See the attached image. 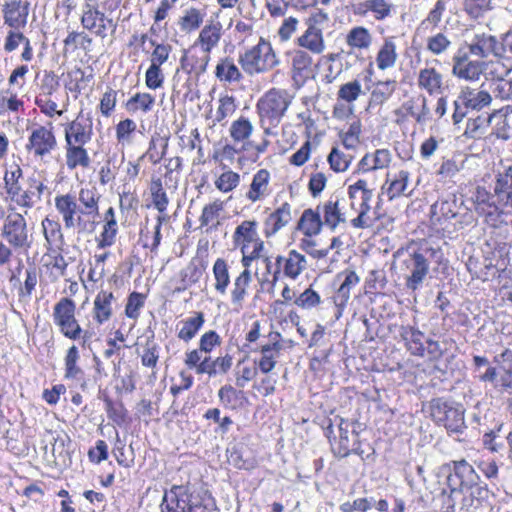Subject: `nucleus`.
<instances>
[{
  "label": "nucleus",
  "instance_id": "obj_46",
  "mask_svg": "<svg viewBox=\"0 0 512 512\" xmlns=\"http://www.w3.org/2000/svg\"><path fill=\"white\" fill-rule=\"evenodd\" d=\"M346 43L351 48L368 49L372 43V36L367 28L357 26L348 32Z\"/></svg>",
  "mask_w": 512,
  "mask_h": 512
},
{
  "label": "nucleus",
  "instance_id": "obj_23",
  "mask_svg": "<svg viewBox=\"0 0 512 512\" xmlns=\"http://www.w3.org/2000/svg\"><path fill=\"white\" fill-rule=\"evenodd\" d=\"M402 108L417 124L425 125L432 119L428 98L423 94L410 98L403 103Z\"/></svg>",
  "mask_w": 512,
  "mask_h": 512
},
{
  "label": "nucleus",
  "instance_id": "obj_19",
  "mask_svg": "<svg viewBox=\"0 0 512 512\" xmlns=\"http://www.w3.org/2000/svg\"><path fill=\"white\" fill-rule=\"evenodd\" d=\"M417 86L430 96L439 95L445 90L444 77L436 68L425 67L418 72Z\"/></svg>",
  "mask_w": 512,
  "mask_h": 512
},
{
  "label": "nucleus",
  "instance_id": "obj_10",
  "mask_svg": "<svg viewBox=\"0 0 512 512\" xmlns=\"http://www.w3.org/2000/svg\"><path fill=\"white\" fill-rule=\"evenodd\" d=\"M360 423L340 418L338 424L339 438L331 442L332 450L338 457L344 458L352 453L361 455L358 440Z\"/></svg>",
  "mask_w": 512,
  "mask_h": 512
},
{
  "label": "nucleus",
  "instance_id": "obj_51",
  "mask_svg": "<svg viewBox=\"0 0 512 512\" xmlns=\"http://www.w3.org/2000/svg\"><path fill=\"white\" fill-rule=\"evenodd\" d=\"M44 237L49 245H61L63 243V234L61 225L58 221L46 217L42 221Z\"/></svg>",
  "mask_w": 512,
  "mask_h": 512
},
{
  "label": "nucleus",
  "instance_id": "obj_29",
  "mask_svg": "<svg viewBox=\"0 0 512 512\" xmlns=\"http://www.w3.org/2000/svg\"><path fill=\"white\" fill-rule=\"evenodd\" d=\"M389 176L390 175L387 174L386 182L382 187V190L386 192L389 200L411 195L412 191L407 192L410 179V173L408 171L400 170L391 180H389Z\"/></svg>",
  "mask_w": 512,
  "mask_h": 512
},
{
  "label": "nucleus",
  "instance_id": "obj_45",
  "mask_svg": "<svg viewBox=\"0 0 512 512\" xmlns=\"http://www.w3.org/2000/svg\"><path fill=\"white\" fill-rule=\"evenodd\" d=\"M213 275L215 279L214 288L221 294L225 295L230 284V275L228 265L222 258H218L213 265Z\"/></svg>",
  "mask_w": 512,
  "mask_h": 512
},
{
  "label": "nucleus",
  "instance_id": "obj_28",
  "mask_svg": "<svg viewBox=\"0 0 512 512\" xmlns=\"http://www.w3.org/2000/svg\"><path fill=\"white\" fill-rule=\"evenodd\" d=\"M469 52L479 58H485L489 54L499 57L498 40L493 35L476 34L469 44Z\"/></svg>",
  "mask_w": 512,
  "mask_h": 512
},
{
  "label": "nucleus",
  "instance_id": "obj_34",
  "mask_svg": "<svg viewBox=\"0 0 512 512\" xmlns=\"http://www.w3.org/2000/svg\"><path fill=\"white\" fill-rule=\"evenodd\" d=\"M206 12L204 9L188 7L183 10L178 19V26L182 32L191 33L200 28L204 22Z\"/></svg>",
  "mask_w": 512,
  "mask_h": 512
},
{
  "label": "nucleus",
  "instance_id": "obj_38",
  "mask_svg": "<svg viewBox=\"0 0 512 512\" xmlns=\"http://www.w3.org/2000/svg\"><path fill=\"white\" fill-rule=\"evenodd\" d=\"M398 58L396 44L393 37L384 40L376 56V65L380 70H387L395 66Z\"/></svg>",
  "mask_w": 512,
  "mask_h": 512
},
{
  "label": "nucleus",
  "instance_id": "obj_14",
  "mask_svg": "<svg viewBox=\"0 0 512 512\" xmlns=\"http://www.w3.org/2000/svg\"><path fill=\"white\" fill-rule=\"evenodd\" d=\"M221 28L219 22L210 21L200 30L198 38L194 42V46H200L204 56L201 59V63L196 67L197 73L206 71L210 61V53L220 42L222 36Z\"/></svg>",
  "mask_w": 512,
  "mask_h": 512
},
{
  "label": "nucleus",
  "instance_id": "obj_57",
  "mask_svg": "<svg viewBox=\"0 0 512 512\" xmlns=\"http://www.w3.org/2000/svg\"><path fill=\"white\" fill-rule=\"evenodd\" d=\"M353 157L345 154L338 148L334 147L328 155V162L330 167L335 172H344L348 169Z\"/></svg>",
  "mask_w": 512,
  "mask_h": 512
},
{
  "label": "nucleus",
  "instance_id": "obj_2",
  "mask_svg": "<svg viewBox=\"0 0 512 512\" xmlns=\"http://www.w3.org/2000/svg\"><path fill=\"white\" fill-rule=\"evenodd\" d=\"M214 503L206 493L190 486H173L166 491L162 512H212Z\"/></svg>",
  "mask_w": 512,
  "mask_h": 512
},
{
  "label": "nucleus",
  "instance_id": "obj_6",
  "mask_svg": "<svg viewBox=\"0 0 512 512\" xmlns=\"http://www.w3.org/2000/svg\"><path fill=\"white\" fill-rule=\"evenodd\" d=\"M430 414L435 423L448 432L461 433L465 428L464 408L461 404L443 398L432 399Z\"/></svg>",
  "mask_w": 512,
  "mask_h": 512
},
{
  "label": "nucleus",
  "instance_id": "obj_26",
  "mask_svg": "<svg viewBox=\"0 0 512 512\" xmlns=\"http://www.w3.org/2000/svg\"><path fill=\"white\" fill-rule=\"evenodd\" d=\"M392 160L388 149H377L374 153L365 154L357 165L358 173H367L374 170L387 168Z\"/></svg>",
  "mask_w": 512,
  "mask_h": 512
},
{
  "label": "nucleus",
  "instance_id": "obj_40",
  "mask_svg": "<svg viewBox=\"0 0 512 512\" xmlns=\"http://www.w3.org/2000/svg\"><path fill=\"white\" fill-rule=\"evenodd\" d=\"M253 130L254 126L252 122L245 117H240L232 122L229 128V133L234 142L243 143L245 146L246 144L251 145L249 138L252 135Z\"/></svg>",
  "mask_w": 512,
  "mask_h": 512
},
{
  "label": "nucleus",
  "instance_id": "obj_24",
  "mask_svg": "<svg viewBox=\"0 0 512 512\" xmlns=\"http://www.w3.org/2000/svg\"><path fill=\"white\" fill-rule=\"evenodd\" d=\"M453 471L454 473L449 475L447 479L449 486L451 487V494L457 491V487L452 486L454 477L460 481L459 487H472L477 484L479 476L472 465H470L466 460L462 459L460 461H454Z\"/></svg>",
  "mask_w": 512,
  "mask_h": 512
},
{
  "label": "nucleus",
  "instance_id": "obj_36",
  "mask_svg": "<svg viewBox=\"0 0 512 512\" xmlns=\"http://www.w3.org/2000/svg\"><path fill=\"white\" fill-rule=\"evenodd\" d=\"M312 57L304 50L291 52L292 77L295 81L308 77L311 71Z\"/></svg>",
  "mask_w": 512,
  "mask_h": 512
},
{
  "label": "nucleus",
  "instance_id": "obj_15",
  "mask_svg": "<svg viewBox=\"0 0 512 512\" xmlns=\"http://www.w3.org/2000/svg\"><path fill=\"white\" fill-rule=\"evenodd\" d=\"M56 146L57 141L52 130L45 126H38L31 132L26 149L35 157L43 158L49 155Z\"/></svg>",
  "mask_w": 512,
  "mask_h": 512
},
{
  "label": "nucleus",
  "instance_id": "obj_7",
  "mask_svg": "<svg viewBox=\"0 0 512 512\" xmlns=\"http://www.w3.org/2000/svg\"><path fill=\"white\" fill-rule=\"evenodd\" d=\"M25 214H27V210L24 213H9L4 219L1 228V236L15 250L26 251L30 249L33 242L32 233H30L24 217Z\"/></svg>",
  "mask_w": 512,
  "mask_h": 512
},
{
  "label": "nucleus",
  "instance_id": "obj_59",
  "mask_svg": "<svg viewBox=\"0 0 512 512\" xmlns=\"http://www.w3.org/2000/svg\"><path fill=\"white\" fill-rule=\"evenodd\" d=\"M320 303V295L316 291H314L311 286L305 289L294 300V304L304 310H311L317 307Z\"/></svg>",
  "mask_w": 512,
  "mask_h": 512
},
{
  "label": "nucleus",
  "instance_id": "obj_1",
  "mask_svg": "<svg viewBox=\"0 0 512 512\" xmlns=\"http://www.w3.org/2000/svg\"><path fill=\"white\" fill-rule=\"evenodd\" d=\"M100 195L95 188H81L78 197L71 193L57 195L55 208L66 229H77L78 233H92L99 216Z\"/></svg>",
  "mask_w": 512,
  "mask_h": 512
},
{
  "label": "nucleus",
  "instance_id": "obj_64",
  "mask_svg": "<svg viewBox=\"0 0 512 512\" xmlns=\"http://www.w3.org/2000/svg\"><path fill=\"white\" fill-rule=\"evenodd\" d=\"M36 192L28 187L26 190L22 188L15 194L10 196V200L21 208L30 209L37 202L35 198Z\"/></svg>",
  "mask_w": 512,
  "mask_h": 512
},
{
  "label": "nucleus",
  "instance_id": "obj_39",
  "mask_svg": "<svg viewBox=\"0 0 512 512\" xmlns=\"http://www.w3.org/2000/svg\"><path fill=\"white\" fill-rule=\"evenodd\" d=\"M322 224L319 211L306 209L298 222V229L305 236L312 237L320 233Z\"/></svg>",
  "mask_w": 512,
  "mask_h": 512
},
{
  "label": "nucleus",
  "instance_id": "obj_18",
  "mask_svg": "<svg viewBox=\"0 0 512 512\" xmlns=\"http://www.w3.org/2000/svg\"><path fill=\"white\" fill-rule=\"evenodd\" d=\"M472 200L475 205V209L482 214L492 215L496 212L507 211L500 197L497 196L496 192V180L494 181L493 192L491 193L485 187L477 186L473 195Z\"/></svg>",
  "mask_w": 512,
  "mask_h": 512
},
{
  "label": "nucleus",
  "instance_id": "obj_42",
  "mask_svg": "<svg viewBox=\"0 0 512 512\" xmlns=\"http://www.w3.org/2000/svg\"><path fill=\"white\" fill-rule=\"evenodd\" d=\"M397 81L388 79L385 81H377L370 96V104L382 105L385 103L396 91Z\"/></svg>",
  "mask_w": 512,
  "mask_h": 512
},
{
  "label": "nucleus",
  "instance_id": "obj_12",
  "mask_svg": "<svg viewBox=\"0 0 512 512\" xmlns=\"http://www.w3.org/2000/svg\"><path fill=\"white\" fill-rule=\"evenodd\" d=\"M402 266L407 272L405 276L406 288L411 291L418 290L429 273L430 262L421 250H417L407 255L402 261Z\"/></svg>",
  "mask_w": 512,
  "mask_h": 512
},
{
  "label": "nucleus",
  "instance_id": "obj_58",
  "mask_svg": "<svg viewBox=\"0 0 512 512\" xmlns=\"http://www.w3.org/2000/svg\"><path fill=\"white\" fill-rule=\"evenodd\" d=\"M150 44L154 47L150 65L161 67L169 59L172 51V46L167 43H157L155 40L150 39Z\"/></svg>",
  "mask_w": 512,
  "mask_h": 512
},
{
  "label": "nucleus",
  "instance_id": "obj_44",
  "mask_svg": "<svg viewBox=\"0 0 512 512\" xmlns=\"http://www.w3.org/2000/svg\"><path fill=\"white\" fill-rule=\"evenodd\" d=\"M80 358L79 350L76 345H72L66 352L64 357L65 374L68 380H81L83 378V370L77 365Z\"/></svg>",
  "mask_w": 512,
  "mask_h": 512
},
{
  "label": "nucleus",
  "instance_id": "obj_4",
  "mask_svg": "<svg viewBox=\"0 0 512 512\" xmlns=\"http://www.w3.org/2000/svg\"><path fill=\"white\" fill-rule=\"evenodd\" d=\"M233 243L240 249L243 267H251L266 252L265 243L258 234L256 220H245L239 224L233 233Z\"/></svg>",
  "mask_w": 512,
  "mask_h": 512
},
{
  "label": "nucleus",
  "instance_id": "obj_56",
  "mask_svg": "<svg viewBox=\"0 0 512 512\" xmlns=\"http://www.w3.org/2000/svg\"><path fill=\"white\" fill-rule=\"evenodd\" d=\"M343 276L344 279L338 288L337 294L338 297L342 299L343 302H347L350 298V291L352 288H354L359 282L360 278L356 274L355 271L352 270H346L344 271L339 277Z\"/></svg>",
  "mask_w": 512,
  "mask_h": 512
},
{
  "label": "nucleus",
  "instance_id": "obj_22",
  "mask_svg": "<svg viewBox=\"0 0 512 512\" xmlns=\"http://www.w3.org/2000/svg\"><path fill=\"white\" fill-rule=\"evenodd\" d=\"M116 298L111 291L101 290L97 293L93 302V319L102 325L109 321L113 315V307Z\"/></svg>",
  "mask_w": 512,
  "mask_h": 512
},
{
  "label": "nucleus",
  "instance_id": "obj_47",
  "mask_svg": "<svg viewBox=\"0 0 512 512\" xmlns=\"http://www.w3.org/2000/svg\"><path fill=\"white\" fill-rule=\"evenodd\" d=\"M408 350L415 356H424L425 346L423 344L424 334L415 328H408L402 334Z\"/></svg>",
  "mask_w": 512,
  "mask_h": 512
},
{
  "label": "nucleus",
  "instance_id": "obj_50",
  "mask_svg": "<svg viewBox=\"0 0 512 512\" xmlns=\"http://www.w3.org/2000/svg\"><path fill=\"white\" fill-rule=\"evenodd\" d=\"M338 200H329L322 206L324 223L331 229H335L340 222L345 221L344 215L340 212L338 207Z\"/></svg>",
  "mask_w": 512,
  "mask_h": 512
},
{
  "label": "nucleus",
  "instance_id": "obj_16",
  "mask_svg": "<svg viewBox=\"0 0 512 512\" xmlns=\"http://www.w3.org/2000/svg\"><path fill=\"white\" fill-rule=\"evenodd\" d=\"M276 270L273 273V281L278 280L280 272L286 277L295 280L307 267L305 256L296 250H290L285 256L276 257Z\"/></svg>",
  "mask_w": 512,
  "mask_h": 512
},
{
  "label": "nucleus",
  "instance_id": "obj_52",
  "mask_svg": "<svg viewBox=\"0 0 512 512\" xmlns=\"http://www.w3.org/2000/svg\"><path fill=\"white\" fill-rule=\"evenodd\" d=\"M155 103V98L149 93H136L127 101V109L136 112L141 110L147 113L152 110Z\"/></svg>",
  "mask_w": 512,
  "mask_h": 512
},
{
  "label": "nucleus",
  "instance_id": "obj_41",
  "mask_svg": "<svg viewBox=\"0 0 512 512\" xmlns=\"http://www.w3.org/2000/svg\"><path fill=\"white\" fill-rule=\"evenodd\" d=\"M85 144H66V164L69 169H75L78 166L88 167L90 158L87 150L84 148Z\"/></svg>",
  "mask_w": 512,
  "mask_h": 512
},
{
  "label": "nucleus",
  "instance_id": "obj_35",
  "mask_svg": "<svg viewBox=\"0 0 512 512\" xmlns=\"http://www.w3.org/2000/svg\"><path fill=\"white\" fill-rule=\"evenodd\" d=\"M250 267H244V270L235 278L231 290V302L236 309L242 307L247 296L248 287L252 281Z\"/></svg>",
  "mask_w": 512,
  "mask_h": 512
},
{
  "label": "nucleus",
  "instance_id": "obj_5",
  "mask_svg": "<svg viewBox=\"0 0 512 512\" xmlns=\"http://www.w3.org/2000/svg\"><path fill=\"white\" fill-rule=\"evenodd\" d=\"M238 62L249 76L266 73L279 65L272 45L262 37L256 45L239 55Z\"/></svg>",
  "mask_w": 512,
  "mask_h": 512
},
{
  "label": "nucleus",
  "instance_id": "obj_53",
  "mask_svg": "<svg viewBox=\"0 0 512 512\" xmlns=\"http://www.w3.org/2000/svg\"><path fill=\"white\" fill-rule=\"evenodd\" d=\"M365 11L373 13L376 20H384L392 12L393 5L386 0H366L363 4Z\"/></svg>",
  "mask_w": 512,
  "mask_h": 512
},
{
  "label": "nucleus",
  "instance_id": "obj_27",
  "mask_svg": "<svg viewBox=\"0 0 512 512\" xmlns=\"http://www.w3.org/2000/svg\"><path fill=\"white\" fill-rule=\"evenodd\" d=\"M496 176V192L500 197L502 206L507 211L512 210V164L499 170Z\"/></svg>",
  "mask_w": 512,
  "mask_h": 512
},
{
  "label": "nucleus",
  "instance_id": "obj_54",
  "mask_svg": "<svg viewBox=\"0 0 512 512\" xmlns=\"http://www.w3.org/2000/svg\"><path fill=\"white\" fill-rule=\"evenodd\" d=\"M492 93L496 99L510 101L506 106L507 112L512 113V80L500 79L492 83Z\"/></svg>",
  "mask_w": 512,
  "mask_h": 512
},
{
  "label": "nucleus",
  "instance_id": "obj_20",
  "mask_svg": "<svg viewBox=\"0 0 512 512\" xmlns=\"http://www.w3.org/2000/svg\"><path fill=\"white\" fill-rule=\"evenodd\" d=\"M28 14L29 3L20 0L7 2L3 8L4 23L15 30L26 26Z\"/></svg>",
  "mask_w": 512,
  "mask_h": 512
},
{
  "label": "nucleus",
  "instance_id": "obj_25",
  "mask_svg": "<svg viewBox=\"0 0 512 512\" xmlns=\"http://www.w3.org/2000/svg\"><path fill=\"white\" fill-rule=\"evenodd\" d=\"M291 219V205L285 202L265 219L263 229L265 237L269 238L275 235L285 227Z\"/></svg>",
  "mask_w": 512,
  "mask_h": 512
},
{
  "label": "nucleus",
  "instance_id": "obj_62",
  "mask_svg": "<svg viewBox=\"0 0 512 512\" xmlns=\"http://www.w3.org/2000/svg\"><path fill=\"white\" fill-rule=\"evenodd\" d=\"M236 105L232 96L225 95L219 99V106L215 112L214 122L220 123L235 112Z\"/></svg>",
  "mask_w": 512,
  "mask_h": 512
},
{
  "label": "nucleus",
  "instance_id": "obj_21",
  "mask_svg": "<svg viewBox=\"0 0 512 512\" xmlns=\"http://www.w3.org/2000/svg\"><path fill=\"white\" fill-rule=\"evenodd\" d=\"M484 62L472 61L466 54L456 55L453 58L452 72L458 78L465 80H477L483 73Z\"/></svg>",
  "mask_w": 512,
  "mask_h": 512
},
{
  "label": "nucleus",
  "instance_id": "obj_31",
  "mask_svg": "<svg viewBox=\"0 0 512 512\" xmlns=\"http://www.w3.org/2000/svg\"><path fill=\"white\" fill-rule=\"evenodd\" d=\"M270 173L266 169H260L253 176L246 198L251 202H257L269 195Z\"/></svg>",
  "mask_w": 512,
  "mask_h": 512
},
{
  "label": "nucleus",
  "instance_id": "obj_9",
  "mask_svg": "<svg viewBox=\"0 0 512 512\" xmlns=\"http://www.w3.org/2000/svg\"><path fill=\"white\" fill-rule=\"evenodd\" d=\"M76 305L70 298L64 297L53 309V321L60 332L67 338L76 340L81 337L82 328L75 318Z\"/></svg>",
  "mask_w": 512,
  "mask_h": 512
},
{
  "label": "nucleus",
  "instance_id": "obj_55",
  "mask_svg": "<svg viewBox=\"0 0 512 512\" xmlns=\"http://www.w3.org/2000/svg\"><path fill=\"white\" fill-rule=\"evenodd\" d=\"M150 192L153 205L160 213H163L167 209L169 200L160 179L151 182Z\"/></svg>",
  "mask_w": 512,
  "mask_h": 512
},
{
  "label": "nucleus",
  "instance_id": "obj_11",
  "mask_svg": "<svg viewBox=\"0 0 512 512\" xmlns=\"http://www.w3.org/2000/svg\"><path fill=\"white\" fill-rule=\"evenodd\" d=\"M80 21L84 29L95 33L102 39L107 37L108 30L114 33L117 27V23L101 12L93 0H85Z\"/></svg>",
  "mask_w": 512,
  "mask_h": 512
},
{
  "label": "nucleus",
  "instance_id": "obj_3",
  "mask_svg": "<svg viewBox=\"0 0 512 512\" xmlns=\"http://www.w3.org/2000/svg\"><path fill=\"white\" fill-rule=\"evenodd\" d=\"M291 102L292 96L287 90L276 88L270 89L259 99L257 113L266 135L271 134V128L279 125Z\"/></svg>",
  "mask_w": 512,
  "mask_h": 512
},
{
  "label": "nucleus",
  "instance_id": "obj_61",
  "mask_svg": "<svg viewBox=\"0 0 512 512\" xmlns=\"http://www.w3.org/2000/svg\"><path fill=\"white\" fill-rule=\"evenodd\" d=\"M362 93V86L358 80L343 84L338 90V98L348 103H352L358 99Z\"/></svg>",
  "mask_w": 512,
  "mask_h": 512
},
{
  "label": "nucleus",
  "instance_id": "obj_17",
  "mask_svg": "<svg viewBox=\"0 0 512 512\" xmlns=\"http://www.w3.org/2000/svg\"><path fill=\"white\" fill-rule=\"evenodd\" d=\"M93 134V122L89 116L80 113L75 120L65 128V141L67 145L87 144Z\"/></svg>",
  "mask_w": 512,
  "mask_h": 512
},
{
  "label": "nucleus",
  "instance_id": "obj_63",
  "mask_svg": "<svg viewBox=\"0 0 512 512\" xmlns=\"http://www.w3.org/2000/svg\"><path fill=\"white\" fill-rule=\"evenodd\" d=\"M361 133L360 121H354L349 125L348 130L342 134V144L346 149H355L359 144Z\"/></svg>",
  "mask_w": 512,
  "mask_h": 512
},
{
  "label": "nucleus",
  "instance_id": "obj_33",
  "mask_svg": "<svg viewBox=\"0 0 512 512\" xmlns=\"http://www.w3.org/2000/svg\"><path fill=\"white\" fill-rule=\"evenodd\" d=\"M457 215V204L455 199H441L436 201L430 209L431 221L433 224H443L445 221Z\"/></svg>",
  "mask_w": 512,
  "mask_h": 512
},
{
  "label": "nucleus",
  "instance_id": "obj_49",
  "mask_svg": "<svg viewBox=\"0 0 512 512\" xmlns=\"http://www.w3.org/2000/svg\"><path fill=\"white\" fill-rule=\"evenodd\" d=\"M22 176L23 171L17 164L11 165L9 169H6L4 175V188L8 197L12 196L22 188L19 182Z\"/></svg>",
  "mask_w": 512,
  "mask_h": 512
},
{
  "label": "nucleus",
  "instance_id": "obj_37",
  "mask_svg": "<svg viewBox=\"0 0 512 512\" xmlns=\"http://www.w3.org/2000/svg\"><path fill=\"white\" fill-rule=\"evenodd\" d=\"M205 318L203 312H194L192 316L180 322L181 327L178 330L177 336L180 340L189 342L192 340L198 331L204 325Z\"/></svg>",
  "mask_w": 512,
  "mask_h": 512
},
{
  "label": "nucleus",
  "instance_id": "obj_30",
  "mask_svg": "<svg viewBox=\"0 0 512 512\" xmlns=\"http://www.w3.org/2000/svg\"><path fill=\"white\" fill-rule=\"evenodd\" d=\"M483 86L484 85H482L480 89H473L470 87L462 88L460 91V99L463 102V105L474 110H481L490 105L492 95L489 91L483 89Z\"/></svg>",
  "mask_w": 512,
  "mask_h": 512
},
{
  "label": "nucleus",
  "instance_id": "obj_32",
  "mask_svg": "<svg viewBox=\"0 0 512 512\" xmlns=\"http://www.w3.org/2000/svg\"><path fill=\"white\" fill-rule=\"evenodd\" d=\"M282 348L283 345L278 341L261 347V357L258 360H255V364L262 373L268 374L275 368Z\"/></svg>",
  "mask_w": 512,
  "mask_h": 512
},
{
  "label": "nucleus",
  "instance_id": "obj_8",
  "mask_svg": "<svg viewBox=\"0 0 512 512\" xmlns=\"http://www.w3.org/2000/svg\"><path fill=\"white\" fill-rule=\"evenodd\" d=\"M348 194L351 199V208L358 213V216L352 220V225L355 228L369 227L371 220L368 213L371 210L373 190L368 188L366 180L359 179L349 186Z\"/></svg>",
  "mask_w": 512,
  "mask_h": 512
},
{
  "label": "nucleus",
  "instance_id": "obj_43",
  "mask_svg": "<svg viewBox=\"0 0 512 512\" xmlns=\"http://www.w3.org/2000/svg\"><path fill=\"white\" fill-rule=\"evenodd\" d=\"M215 75L220 81L224 82H238L242 79V74L239 68L235 65L232 59L226 57L221 59L216 65Z\"/></svg>",
  "mask_w": 512,
  "mask_h": 512
},
{
  "label": "nucleus",
  "instance_id": "obj_13",
  "mask_svg": "<svg viewBox=\"0 0 512 512\" xmlns=\"http://www.w3.org/2000/svg\"><path fill=\"white\" fill-rule=\"evenodd\" d=\"M325 20H327L325 13L311 16L307 20V29L298 37L297 44L313 54H321L325 50V42L320 22Z\"/></svg>",
  "mask_w": 512,
  "mask_h": 512
},
{
  "label": "nucleus",
  "instance_id": "obj_48",
  "mask_svg": "<svg viewBox=\"0 0 512 512\" xmlns=\"http://www.w3.org/2000/svg\"><path fill=\"white\" fill-rule=\"evenodd\" d=\"M452 45V41L445 33L438 32L426 40V49L433 55L446 53Z\"/></svg>",
  "mask_w": 512,
  "mask_h": 512
},
{
  "label": "nucleus",
  "instance_id": "obj_60",
  "mask_svg": "<svg viewBox=\"0 0 512 512\" xmlns=\"http://www.w3.org/2000/svg\"><path fill=\"white\" fill-rule=\"evenodd\" d=\"M240 182V175L231 170L223 172L215 181V186L221 192L227 193L235 189Z\"/></svg>",
  "mask_w": 512,
  "mask_h": 512
}]
</instances>
